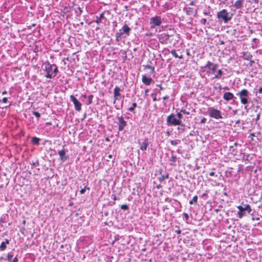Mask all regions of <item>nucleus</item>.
<instances>
[{"instance_id": "a18cd8bd", "label": "nucleus", "mask_w": 262, "mask_h": 262, "mask_svg": "<svg viewBox=\"0 0 262 262\" xmlns=\"http://www.w3.org/2000/svg\"><path fill=\"white\" fill-rule=\"evenodd\" d=\"M181 112L183 113L184 114L189 115L190 113L189 112L186 111V110H181Z\"/></svg>"}, {"instance_id": "7c9ffc66", "label": "nucleus", "mask_w": 262, "mask_h": 262, "mask_svg": "<svg viewBox=\"0 0 262 262\" xmlns=\"http://www.w3.org/2000/svg\"><path fill=\"white\" fill-rule=\"evenodd\" d=\"M6 244H5V243L4 242H2L0 245V251H4L6 249Z\"/></svg>"}, {"instance_id": "c756f323", "label": "nucleus", "mask_w": 262, "mask_h": 262, "mask_svg": "<svg viewBox=\"0 0 262 262\" xmlns=\"http://www.w3.org/2000/svg\"><path fill=\"white\" fill-rule=\"evenodd\" d=\"M137 106V103L134 102V103H133L132 104V106L128 108V111H130L131 112H133L134 113H135L134 110H135V108Z\"/></svg>"}, {"instance_id": "052dcab7", "label": "nucleus", "mask_w": 262, "mask_h": 262, "mask_svg": "<svg viewBox=\"0 0 262 262\" xmlns=\"http://www.w3.org/2000/svg\"><path fill=\"white\" fill-rule=\"evenodd\" d=\"M165 201L170 202L171 201V200L167 198L165 199Z\"/></svg>"}, {"instance_id": "473e14b6", "label": "nucleus", "mask_w": 262, "mask_h": 262, "mask_svg": "<svg viewBox=\"0 0 262 262\" xmlns=\"http://www.w3.org/2000/svg\"><path fill=\"white\" fill-rule=\"evenodd\" d=\"M94 96L93 95H90L88 96V104H91L93 102V98Z\"/></svg>"}, {"instance_id": "338daca9", "label": "nucleus", "mask_w": 262, "mask_h": 262, "mask_svg": "<svg viewBox=\"0 0 262 262\" xmlns=\"http://www.w3.org/2000/svg\"><path fill=\"white\" fill-rule=\"evenodd\" d=\"M240 123V120H237L236 122H235V123L236 124H238Z\"/></svg>"}, {"instance_id": "5701e85b", "label": "nucleus", "mask_w": 262, "mask_h": 262, "mask_svg": "<svg viewBox=\"0 0 262 262\" xmlns=\"http://www.w3.org/2000/svg\"><path fill=\"white\" fill-rule=\"evenodd\" d=\"M249 154H246V153L242 154V160L244 161L246 164L248 163L249 162L250 160H249Z\"/></svg>"}, {"instance_id": "603ef678", "label": "nucleus", "mask_w": 262, "mask_h": 262, "mask_svg": "<svg viewBox=\"0 0 262 262\" xmlns=\"http://www.w3.org/2000/svg\"><path fill=\"white\" fill-rule=\"evenodd\" d=\"M111 198L114 200H117V197H116V195H115V194H112L111 196Z\"/></svg>"}, {"instance_id": "58836bf2", "label": "nucleus", "mask_w": 262, "mask_h": 262, "mask_svg": "<svg viewBox=\"0 0 262 262\" xmlns=\"http://www.w3.org/2000/svg\"><path fill=\"white\" fill-rule=\"evenodd\" d=\"M120 207L123 210H128L129 209L128 206L126 204L122 205Z\"/></svg>"}, {"instance_id": "de8ad7c7", "label": "nucleus", "mask_w": 262, "mask_h": 262, "mask_svg": "<svg viewBox=\"0 0 262 262\" xmlns=\"http://www.w3.org/2000/svg\"><path fill=\"white\" fill-rule=\"evenodd\" d=\"M206 121H207V119H206V118H203L201 119V121H200V123H201V124L205 123L206 122Z\"/></svg>"}, {"instance_id": "1a4fd4ad", "label": "nucleus", "mask_w": 262, "mask_h": 262, "mask_svg": "<svg viewBox=\"0 0 262 262\" xmlns=\"http://www.w3.org/2000/svg\"><path fill=\"white\" fill-rule=\"evenodd\" d=\"M117 119L118 120V130L119 131L123 130L125 127L127 125V122L125 121L124 118L121 116H117Z\"/></svg>"}, {"instance_id": "bf43d9fd", "label": "nucleus", "mask_w": 262, "mask_h": 262, "mask_svg": "<svg viewBox=\"0 0 262 262\" xmlns=\"http://www.w3.org/2000/svg\"><path fill=\"white\" fill-rule=\"evenodd\" d=\"M258 92H259V93L262 94V86H261V87H260V88H259V90H258Z\"/></svg>"}, {"instance_id": "6e6d98bb", "label": "nucleus", "mask_w": 262, "mask_h": 262, "mask_svg": "<svg viewBox=\"0 0 262 262\" xmlns=\"http://www.w3.org/2000/svg\"><path fill=\"white\" fill-rule=\"evenodd\" d=\"M169 98V96L166 95L164 97H163V100H166Z\"/></svg>"}, {"instance_id": "49530a36", "label": "nucleus", "mask_w": 262, "mask_h": 262, "mask_svg": "<svg viewBox=\"0 0 262 262\" xmlns=\"http://www.w3.org/2000/svg\"><path fill=\"white\" fill-rule=\"evenodd\" d=\"M207 22V19L206 18H202L201 20V23L203 25H206Z\"/></svg>"}, {"instance_id": "aec40b11", "label": "nucleus", "mask_w": 262, "mask_h": 262, "mask_svg": "<svg viewBox=\"0 0 262 262\" xmlns=\"http://www.w3.org/2000/svg\"><path fill=\"white\" fill-rule=\"evenodd\" d=\"M162 170L160 169L159 170V173L161 174V176L159 177L158 178V180L160 181V182H162L165 179H167L169 177V174L168 173L166 174L165 175H162Z\"/></svg>"}, {"instance_id": "c03bdc74", "label": "nucleus", "mask_w": 262, "mask_h": 262, "mask_svg": "<svg viewBox=\"0 0 262 262\" xmlns=\"http://www.w3.org/2000/svg\"><path fill=\"white\" fill-rule=\"evenodd\" d=\"M183 216H184V217L186 221H187V220L189 219V215H188V213H184L183 214Z\"/></svg>"}, {"instance_id": "cd10ccee", "label": "nucleus", "mask_w": 262, "mask_h": 262, "mask_svg": "<svg viewBox=\"0 0 262 262\" xmlns=\"http://www.w3.org/2000/svg\"><path fill=\"white\" fill-rule=\"evenodd\" d=\"M178 125L180 126L178 127V130H181L182 132H184L185 130V125L182 123V121H180V124H178Z\"/></svg>"}, {"instance_id": "4be33fe9", "label": "nucleus", "mask_w": 262, "mask_h": 262, "mask_svg": "<svg viewBox=\"0 0 262 262\" xmlns=\"http://www.w3.org/2000/svg\"><path fill=\"white\" fill-rule=\"evenodd\" d=\"M252 58V55L248 52H244L243 58L244 60H249Z\"/></svg>"}, {"instance_id": "f704fd0d", "label": "nucleus", "mask_w": 262, "mask_h": 262, "mask_svg": "<svg viewBox=\"0 0 262 262\" xmlns=\"http://www.w3.org/2000/svg\"><path fill=\"white\" fill-rule=\"evenodd\" d=\"M90 188L89 187H87V186H85V187H84V188H82V189H81L80 190V194H84L85 191V190H86V189H87V190H90Z\"/></svg>"}, {"instance_id": "4d7b16f0", "label": "nucleus", "mask_w": 262, "mask_h": 262, "mask_svg": "<svg viewBox=\"0 0 262 262\" xmlns=\"http://www.w3.org/2000/svg\"><path fill=\"white\" fill-rule=\"evenodd\" d=\"M4 242L5 243V244H9L10 241L9 239H6L5 241Z\"/></svg>"}, {"instance_id": "bb28decb", "label": "nucleus", "mask_w": 262, "mask_h": 262, "mask_svg": "<svg viewBox=\"0 0 262 262\" xmlns=\"http://www.w3.org/2000/svg\"><path fill=\"white\" fill-rule=\"evenodd\" d=\"M197 201H198V196L195 195L193 197L192 199L189 201V203L190 205H192V204L195 205L197 204Z\"/></svg>"}, {"instance_id": "f8f14e48", "label": "nucleus", "mask_w": 262, "mask_h": 262, "mask_svg": "<svg viewBox=\"0 0 262 262\" xmlns=\"http://www.w3.org/2000/svg\"><path fill=\"white\" fill-rule=\"evenodd\" d=\"M67 151V150L64 148L58 151V154L59 156L60 159L62 162H65L69 159V156L66 155Z\"/></svg>"}, {"instance_id": "f03ea898", "label": "nucleus", "mask_w": 262, "mask_h": 262, "mask_svg": "<svg viewBox=\"0 0 262 262\" xmlns=\"http://www.w3.org/2000/svg\"><path fill=\"white\" fill-rule=\"evenodd\" d=\"M216 15L219 20L223 21L224 23H227L231 19L233 14L229 13L226 9H223L218 12Z\"/></svg>"}, {"instance_id": "9d476101", "label": "nucleus", "mask_w": 262, "mask_h": 262, "mask_svg": "<svg viewBox=\"0 0 262 262\" xmlns=\"http://www.w3.org/2000/svg\"><path fill=\"white\" fill-rule=\"evenodd\" d=\"M70 100L73 103L75 110L79 112L81 110V103L73 95L70 96Z\"/></svg>"}, {"instance_id": "e2e57ef3", "label": "nucleus", "mask_w": 262, "mask_h": 262, "mask_svg": "<svg viewBox=\"0 0 262 262\" xmlns=\"http://www.w3.org/2000/svg\"><path fill=\"white\" fill-rule=\"evenodd\" d=\"M176 232L178 234H180L181 233V231L180 230H178L176 231Z\"/></svg>"}, {"instance_id": "09e8293b", "label": "nucleus", "mask_w": 262, "mask_h": 262, "mask_svg": "<svg viewBox=\"0 0 262 262\" xmlns=\"http://www.w3.org/2000/svg\"><path fill=\"white\" fill-rule=\"evenodd\" d=\"M8 101L7 98L4 97L2 100H0V102L2 101L3 103H6Z\"/></svg>"}, {"instance_id": "c9c22d12", "label": "nucleus", "mask_w": 262, "mask_h": 262, "mask_svg": "<svg viewBox=\"0 0 262 262\" xmlns=\"http://www.w3.org/2000/svg\"><path fill=\"white\" fill-rule=\"evenodd\" d=\"M13 256V255L11 253H8L7 254V260L9 261H11Z\"/></svg>"}, {"instance_id": "4c0bfd02", "label": "nucleus", "mask_w": 262, "mask_h": 262, "mask_svg": "<svg viewBox=\"0 0 262 262\" xmlns=\"http://www.w3.org/2000/svg\"><path fill=\"white\" fill-rule=\"evenodd\" d=\"M176 115V117L178 119H180V120H181V119L183 117V115L182 114H181V112H178Z\"/></svg>"}, {"instance_id": "39448f33", "label": "nucleus", "mask_w": 262, "mask_h": 262, "mask_svg": "<svg viewBox=\"0 0 262 262\" xmlns=\"http://www.w3.org/2000/svg\"><path fill=\"white\" fill-rule=\"evenodd\" d=\"M130 30L131 29L127 25H124L119 31L115 33L116 40L119 41L124 34L127 36H129Z\"/></svg>"}, {"instance_id": "412c9836", "label": "nucleus", "mask_w": 262, "mask_h": 262, "mask_svg": "<svg viewBox=\"0 0 262 262\" xmlns=\"http://www.w3.org/2000/svg\"><path fill=\"white\" fill-rule=\"evenodd\" d=\"M177 157L176 156L172 155L170 159H169L170 165L171 166H176V162L177 161Z\"/></svg>"}, {"instance_id": "f257e3e1", "label": "nucleus", "mask_w": 262, "mask_h": 262, "mask_svg": "<svg viewBox=\"0 0 262 262\" xmlns=\"http://www.w3.org/2000/svg\"><path fill=\"white\" fill-rule=\"evenodd\" d=\"M45 70L47 74L45 76L47 78L55 77L58 72V68L55 64H51L49 62L45 64Z\"/></svg>"}, {"instance_id": "2eb2a0df", "label": "nucleus", "mask_w": 262, "mask_h": 262, "mask_svg": "<svg viewBox=\"0 0 262 262\" xmlns=\"http://www.w3.org/2000/svg\"><path fill=\"white\" fill-rule=\"evenodd\" d=\"M223 98L225 100L229 101L231 100H234L236 99V97L232 93L226 92L224 93L223 95Z\"/></svg>"}, {"instance_id": "e433bc0d", "label": "nucleus", "mask_w": 262, "mask_h": 262, "mask_svg": "<svg viewBox=\"0 0 262 262\" xmlns=\"http://www.w3.org/2000/svg\"><path fill=\"white\" fill-rule=\"evenodd\" d=\"M32 114L38 119H39L40 117V114L38 112L36 111H33L32 112Z\"/></svg>"}, {"instance_id": "ea45409f", "label": "nucleus", "mask_w": 262, "mask_h": 262, "mask_svg": "<svg viewBox=\"0 0 262 262\" xmlns=\"http://www.w3.org/2000/svg\"><path fill=\"white\" fill-rule=\"evenodd\" d=\"M203 14L205 15H208L209 16H212V14H211L209 10L208 11H207V10L204 11L203 12Z\"/></svg>"}, {"instance_id": "a878e982", "label": "nucleus", "mask_w": 262, "mask_h": 262, "mask_svg": "<svg viewBox=\"0 0 262 262\" xmlns=\"http://www.w3.org/2000/svg\"><path fill=\"white\" fill-rule=\"evenodd\" d=\"M40 139L37 137H34L32 138L31 142L33 144H38Z\"/></svg>"}, {"instance_id": "0e129e2a", "label": "nucleus", "mask_w": 262, "mask_h": 262, "mask_svg": "<svg viewBox=\"0 0 262 262\" xmlns=\"http://www.w3.org/2000/svg\"><path fill=\"white\" fill-rule=\"evenodd\" d=\"M7 94V92L6 91H4L2 92V95H4Z\"/></svg>"}, {"instance_id": "5fc2aeb1", "label": "nucleus", "mask_w": 262, "mask_h": 262, "mask_svg": "<svg viewBox=\"0 0 262 262\" xmlns=\"http://www.w3.org/2000/svg\"><path fill=\"white\" fill-rule=\"evenodd\" d=\"M12 262H18V258H17V257H15L13 260L12 261Z\"/></svg>"}, {"instance_id": "37998d69", "label": "nucleus", "mask_w": 262, "mask_h": 262, "mask_svg": "<svg viewBox=\"0 0 262 262\" xmlns=\"http://www.w3.org/2000/svg\"><path fill=\"white\" fill-rule=\"evenodd\" d=\"M137 189V195H140V193H141V191L142 190V188L141 187V186L139 185V186H138Z\"/></svg>"}, {"instance_id": "c85d7f7f", "label": "nucleus", "mask_w": 262, "mask_h": 262, "mask_svg": "<svg viewBox=\"0 0 262 262\" xmlns=\"http://www.w3.org/2000/svg\"><path fill=\"white\" fill-rule=\"evenodd\" d=\"M223 74V72L221 70H219L217 72V74L215 75L214 78L220 79Z\"/></svg>"}, {"instance_id": "8fccbe9b", "label": "nucleus", "mask_w": 262, "mask_h": 262, "mask_svg": "<svg viewBox=\"0 0 262 262\" xmlns=\"http://www.w3.org/2000/svg\"><path fill=\"white\" fill-rule=\"evenodd\" d=\"M260 118V113L257 114L256 118L255 119V121L257 122Z\"/></svg>"}, {"instance_id": "0eeeda50", "label": "nucleus", "mask_w": 262, "mask_h": 262, "mask_svg": "<svg viewBox=\"0 0 262 262\" xmlns=\"http://www.w3.org/2000/svg\"><path fill=\"white\" fill-rule=\"evenodd\" d=\"M208 115L210 117L215 119H222L223 118L221 112L214 107L208 108Z\"/></svg>"}, {"instance_id": "a211bd4d", "label": "nucleus", "mask_w": 262, "mask_h": 262, "mask_svg": "<svg viewBox=\"0 0 262 262\" xmlns=\"http://www.w3.org/2000/svg\"><path fill=\"white\" fill-rule=\"evenodd\" d=\"M142 82L146 85L150 84L152 79L151 78L147 77L145 75L142 76Z\"/></svg>"}, {"instance_id": "393cba45", "label": "nucleus", "mask_w": 262, "mask_h": 262, "mask_svg": "<svg viewBox=\"0 0 262 262\" xmlns=\"http://www.w3.org/2000/svg\"><path fill=\"white\" fill-rule=\"evenodd\" d=\"M97 17V19L95 21V22L97 24H99L100 22H101V20L104 17V13H101L100 14V16L99 17H98V16H96Z\"/></svg>"}, {"instance_id": "774afa93", "label": "nucleus", "mask_w": 262, "mask_h": 262, "mask_svg": "<svg viewBox=\"0 0 262 262\" xmlns=\"http://www.w3.org/2000/svg\"><path fill=\"white\" fill-rule=\"evenodd\" d=\"M148 89L145 90V95H147V93H148Z\"/></svg>"}, {"instance_id": "6e6552de", "label": "nucleus", "mask_w": 262, "mask_h": 262, "mask_svg": "<svg viewBox=\"0 0 262 262\" xmlns=\"http://www.w3.org/2000/svg\"><path fill=\"white\" fill-rule=\"evenodd\" d=\"M149 23L151 27L153 28L155 26H159L162 23V20L160 16H155L150 18Z\"/></svg>"}, {"instance_id": "72a5a7b5", "label": "nucleus", "mask_w": 262, "mask_h": 262, "mask_svg": "<svg viewBox=\"0 0 262 262\" xmlns=\"http://www.w3.org/2000/svg\"><path fill=\"white\" fill-rule=\"evenodd\" d=\"M147 69H149L151 70V71L150 72V74H153L155 72V68L154 67H152L150 65H146L145 67Z\"/></svg>"}, {"instance_id": "13d9d810", "label": "nucleus", "mask_w": 262, "mask_h": 262, "mask_svg": "<svg viewBox=\"0 0 262 262\" xmlns=\"http://www.w3.org/2000/svg\"><path fill=\"white\" fill-rule=\"evenodd\" d=\"M209 174L210 176L212 177L215 175V172L211 171L209 173Z\"/></svg>"}, {"instance_id": "9b49d317", "label": "nucleus", "mask_w": 262, "mask_h": 262, "mask_svg": "<svg viewBox=\"0 0 262 262\" xmlns=\"http://www.w3.org/2000/svg\"><path fill=\"white\" fill-rule=\"evenodd\" d=\"M121 89L118 86H116L114 90V103H116V100H119L120 99L121 93H120Z\"/></svg>"}, {"instance_id": "6ab92c4d", "label": "nucleus", "mask_w": 262, "mask_h": 262, "mask_svg": "<svg viewBox=\"0 0 262 262\" xmlns=\"http://www.w3.org/2000/svg\"><path fill=\"white\" fill-rule=\"evenodd\" d=\"M186 13L188 15L194 16L196 14V10H194L193 8L189 7L187 9Z\"/></svg>"}, {"instance_id": "4468645a", "label": "nucleus", "mask_w": 262, "mask_h": 262, "mask_svg": "<svg viewBox=\"0 0 262 262\" xmlns=\"http://www.w3.org/2000/svg\"><path fill=\"white\" fill-rule=\"evenodd\" d=\"M217 67V64H213L212 62L209 61L207 62L206 65L205 66V68L211 70L212 72L214 73L215 72Z\"/></svg>"}, {"instance_id": "ddd939ff", "label": "nucleus", "mask_w": 262, "mask_h": 262, "mask_svg": "<svg viewBox=\"0 0 262 262\" xmlns=\"http://www.w3.org/2000/svg\"><path fill=\"white\" fill-rule=\"evenodd\" d=\"M169 37H170L169 35H168L166 33H163L159 35V39L160 42L161 43L166 44L167 43V41L168 40Z\"/></svg>"}, {"instance_id": "20e7f679", "label": "nucleus", "mask_w": 262, "mask_h": 262, "mask_svg": "<svg viewBox=\"0 0 262 262\" xmlns=\"http://www.w3.org/2000/svg\"><path fill=\"white\" fill-rule=\"evenodd\" d=\"M237 208L239 210V211L237 212V214L238 217L240 219L246 215L245 212L246 211H247L249 213H250L252 211V209L250 205L244 204L243 203H242L241 205L237 206Z\"/></svg>"}, {"instance_id": "dca6fc26", "label": "nucleus", "mask_w": 262, "mask_h": 262, "mask_svg": "<svg viewBox=\"0 0 262 262\" xmlns=\"http://www.w3.org/2000/svg\"><path fill=\"white\" fill-rule=\"evenodd\" d=\"M139 143L140 145V149L143 151L146 150L149 144L148 140L145 138L142 143L139 142Z\"/></svg>"}, {"instance_id": "7ed1b4c3", "label": "nucleus", "mask_w": 262, "mask_h": 262, "mask_svg": "<svg viewBox=\"0 0 262 262\" xmlns=\"http://www.w3.org/2000/svg\"><path fill=\"white\" fill-rule=\"evenodd\" d=\"M250 93L246 89H243L236 93V95L240 98L241 103L244 105L248 104L250 101Z\"/></svg>"}, {"instance_id": "2f4dec72", "label": "nucleus", "mask_w": 262, "mask_h": 262, "mask_svg": "<svg viewBox=\"0 0 262 262\" xmlns=\"http://www.w3.org/2000/svg\"><path fill=\"white\" fill-rule=\"evenodd\" d=\"M170 142L171 145L175 146V145H177V144H178L179 143H180V140H170Z\"/></svg>"}, {"instance_id": "680f3d73", "label": "nucleus", "mask_w": 262, "mask_h": 262, "mask_svg": "<svg viewBox=\"0 0 262 262\" xmlns=\"http://www.w3.org/2000/svg\"><path fill=\"white\" fill-rule=\"evenodd\" d=\"M160 88V91L163 90V88L161 85H157Z\"/></svg>"}, {"instance_id": "79ce46f5", "label": "nucleus", "mask_w": 262, "mask_h": 262, "mask_svg": "<svg viewBox=\"0 0 262 262\" xmlns=\"http://www.w3.org/2000/svg\"><path fill=\"white\" fill-rule=\"evenodd\" d=\"M32 166L35 167L36 166H39V161L38 160H37L36 162H33L32 164H31Z\"/></svg>"}, {"instance_id": "b1692460", "label": "nucleus", "mask_w": 262, "mask_h": 262, "mask_svg": "<svg viewBox=\"0 0 262 262\" xmlns=\"http://www.w3.org/2000/svg\"><path fill=\"white\" fill-rule=\"evenodd\" d=\"M170 53L173 56H174L175 58H178L179 59L183 58V55H178L177 53V52L175 50H172L170 51Z\"/></svg>"}, {"instance_id": "423d86ee", "label": "nucleus", "mask_w": 262, "mask_h": 262, "mask_svg": "<svg viewBox=\"0 0 262 262\" xmlns=\"http://www.w3.org/2000/svg\"><path fill=\"white\" fill-rule=\"evenodd\" d=\"M180 119H178L176 117V115L174 114H171L167 116L166 119L167 125L169 126H176L178 124H180Z\"/></svg>"}, {"instance_id": "69168bd1", "label": "nucleus", "mask_w": 262, "mask_h": 262, "mask_svg": "<svg viewBox=\"0 0 262 262\" xmlns=\"http://www.w3.org/2000/svg\"><path fill=\"white\" fill-rule=\"evenodd\" d=\"M223 89L224 90H229V88L228 86H225L223 88Z\"/></svg>"}, {"instance_id": "f3484780", "label": "nucleus", "mask_w": 262, "mask_h": 262, "mask_svg": "<svg viewBox=\"0 0 262 262\" xmlns=\"http://www.w3.org/2000/svg\"><path fill=\"white\" fill-rule=\"evenodd\" d=\"M244 0H237L235 2L233 6L236 9H241L244 7Z\"/></svg>"}, {"instance_id": "3c124183", "label": "nucleus", "mask_w": 262, "mask_h": 262, "mask_svg": "<svg viewBox=\"0 0 262 262\" xmlns=\"http://www.w3.org/2000/svg\"><path fill=\"white\" fill-rule=\"evenodd\" d=\"M208 197V194L207 193H204L202 195V198H207Z\"/></svg>"}, {"instance_id": "864d4df0", "label": "nucleus", "mask_w": 262, "mask_h": 262, "mask_svg": "<svg viewBox=\"0 0 262 262\" xmlns=\"http://www.w3.org/2000/svg\"><path fill=\"white\" fill-rule=\"evenodd\" d=\"M250 60V63H249V66H250V67H251V66H253V63H254V61H253V60H251H251Z\"/></svg>"}, {"instance_id": "a19ab883", "label": "nucleus", "mask_w": 262, "mask_h": 262, "mask_svg": "<svg viewBox=\"0 0 262 262\" xmlns=\"http://www.w3.org/2000/svg\"><path fill=\"white\" fill-rule=\"evenodd\" d=\"M151 96L152 97V100L154 101H156L157 100V99L156 97L157 94L156 93H152Z\"/></svg>"}]
</instances>
